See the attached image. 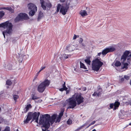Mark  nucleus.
Segmentation results:
<instances>
[{"instance_id": "obj_34", "label": "nucleus", "mask_w": 131, "mask_h": 131, "mask_svg": "<svg viewBox=\"0 0 131 131\" xmlns=\"http://www.w3.org/2000/svg\"><path fill=\"white\" fill-rule=\"evenodd\" d=\"M62 86H63V88L65 89H66L67 90V89H68V88L67 87H66V86L65 82H64V83L63 84Z\"/></svg>"}, {"instance_id": "obj_54", "label": "nucleus", "mask_w": 131, "mask_h": 131, "mask_svg": "<svg viewBox=\"0 0 131 131\" xmlns=\"http://www.w3.org/2000/svg\"><path fill=\"white\" fill-rule=\"evenodd\" d=\"M130 85H131V80L130 81Z\"/></svg>"}, {"instance_id": "obj_11", "label": "nucleus", "mask_w": 131, "mask_h": 131, "mask_svg": "<svg viewBox=\"0 0 131 131\" xmlns=\"http://www.w3.org/2000/svg\"><path fill=\"white\" fill-rule=\"evenodd\" d=\"M41 6L43 9L46 10V8H50L52 7V4L49 1L45 2L43 0H40Z\"/></svg>"}, {"instance_id": "obj_16", "label": "nucleus", "mask_w": 131, "mask_h": 131, "mask_svg": "<svg viewBox=\"0 0 131 131\" xmlns=\"http://www.w3.org/2000/svg\"><path fill=\"white\" fill-rule=\"evenodd\" d=\"M114 104V107L113 108V110L114 111L118 108L119 106L120 105V103L118 101H116L115 102Z\"/></svg>"}, {"instance_id": "obj_22", "label": "nucleus", "mask_w": 131, "mask_h": 131, "mask_svg": "<svg viewBox=\"0 0 131 131\" xmlns=\"http://www.w3.org/2000/svg\"><path fill=\"white\" fill-rule=\"evenodd\" d=\"M85 62L88 65H90L91 61L90 60V58L88 57L85 60Z\"/></svg>"}, {"instance_id": "obj_41", "label": "nucleus", "mask_w": 131, "mask_h": 131, "mask_svg": "<svg viewBox=\"0 0 131 131\" xmlns=\"http://www.w3.org/2000/svg\"><path fill=\"white\" fill-rule=\"evenodd\" d=\"M71 55L70 54L69 55H67V56H65V58L66 59L67 58H68L69 57H71Z\"/></svg>"}, {"instance_id": "obj_48", "label": "nucleus", "mask_w": 131, "mask_h": 131, "mask_svg": "<svg viewBox=\"0 0 131 131\" xmlns=\"http://www.w3.org/2000/svg\"><path fill=\"white\" fill-rule=\"evenodd\" d=\"M128 125H131V122L130 123H129V125H127L126 127H127Z\"/></svg>"}, {"instance_id": "obj_62", "label": "nucleus", "mask_w": 131, "mask_h": 131, "mask_svg": "<svg viewBox=\"0 0 131 131\" xmlns=\"http://www.w3.org/2000/svg\"><path fill=\"white\" fill-rule=\"evenodd\" d=\"M17 131H18V130H17Z\"/></svg>"}, {"instance_id": "obj_32", "label": "nucleus", "mask_w": 131, "mask_h": 131, "mask_svg": "<svg viewBox=\"0 0 131 131\" xmlns=\"http://www.w3.org/2000/svg\"><path fill=\"white\" fill-rule=\"evenodd\" d=\"M3 131H10V127L8 126H6L5 129Z\"/></svg>"}, {"instance_id": "obj_10", "label": "nucleus", "mask_w": 131, "mask_h": 131, "mask_svg": "<svg viewBox=\"0 0 131 131\" xmlns=\"http://www.w3.org/2000/svg\"><path fill=\"white\" fill-rule=\"evenodd\" d=\"M131 58V52H130L129 51L126 50L122 56L121 59L124 61L126 60L127 59V60H130Z\"/></svg>"}, {"instance_id": "obj_19", "label": "nucleus", "mask_w": 131, "mask_h": 131, "mask_svg": "<svg viewBox=\"0 0 131 131\" xmlns=\"http://www.w3.org/2000/svg\"><path fill=\"white\" fill-rule=\"evenodd\" d=\"M43 13L42 12L40 11L39 13L38 17V20H39L40 19L43 17Z\"/></svg>"}, {"instance_id": "obj_61", "label": "nucleus", "mask_w": 131, "mask_h": 131, "mask_svg": "<svg viewBox=\"0 0 131 131\" xmlns=\"http://www.w3.org/2000/svg\"><path fill=\"white\" fill-rule=\"evenodd\" d=\"M95 125L96 126V125Z\"/></svg>"}, {"instance_id": "obj_57", "label": "nucleus", "mask_w": 131, "mask_h": 131, "mask_svg": "<svg viewBox=\"0 0 131 131\" xmlns=\"http://www.w3.org/2000/svg\"><path fill=\"white\" fill-rule=\"evenodd\" d=\"M1 108L0 107V111H1Z\"/></svg>"}, {"instance_id": "obj_2", "label": "nucleus", "mask_w": 131, "mask_h": 131, "mask_svg": "<svg viewBox=\"0 0 131 131\" xmlns=\"http://www.w3.org/2000/svg\"><path fill=\"white\" fill-rule=\"evenodd\" d=\"M0 27H2L4 29L6 28V30L3 32L4 37L5 38V34H11L12 32L13 25L11 23L7 21L5 22L0 24Z\"/></svg>"}, {"instance_id": "obj_49", "label": "nucleus", "mask_w": 131, "mask_h": 131, "mask_svg": "<svg viewBox=\"0 0 131 131\" xmlns=\"http://www.w3.org/2000/svg\"><path fill=\"white\" fill-rule=\"evenodd\" d=\"M81 128V127L80 128H79V129H77L75 130V131H78Z\"/></svg>"}, {"instance_id": "obj_38", "label": "nucleus", "mask_w": 131, "mask_h": 131, "mask_svg": "<svg viewBox=\"0 0 131 131\" xmlns=\"http://www.w3.org/2000/svg\"><path fill=\"white\" fill-rule=\"evenodd\" d=\"M59 90L61 91H63L64 90H67L63 88H61L60 89H59Z\"/></svg>"}, {"instance_id": "obj_37", "label": "nucleus", "mask_w": 131, "mask_h": 131, "mask_svg": "<svg viewBox=\"0 0 131 131\" xmlns=\"http://www.w3.org/2000/svg\"><path fill=\"white\" fill-rule=\"evenodd\" d=\"M79 43H81L83 41V39L82 38H80L79 40Z\"/></svg>"}, {"instance_id": "obj_28", "label": "nucleus", "mask_w": 131, "mask_h": 131, "mask_svg": "<svg viewBox=\"0 0 131 131\" xmlns=\"http://www.w3.org/2000/svg\"><path fill=\"white\" fill-rule=\"evenodd\" d=\"M128 64L127 63H124V66L122 67V69L124 68L127 69L128 68Z\"/></svg>"}, {"instance_id": "obj_1", "label": "nucleus", "mask_w": 131, "mask_h": 131, "mask_svg": "<svg viewBox=\"0 0 131 131\" xmlns=\"http://www.w3.org/2000/svg\"><path fill=\"white\" fill-rule=\"evenodd\" d=\"M56 118V116L54 114L51 117L48 114L42 115L40 116L39 123L40 125H42V127L45 129L47 130L50 127V123L51 125L53 124Z\"/></svg>"}, {"instance_id": "obj_58", "label": "nucleus", "mask_w": 131, "mask_h": 131, "mask_svg": "<svg viewBox=\"0 0 131 131\" xmlns=\"http://www.w3.org/2000/svg\"><path fill=\"white\" fill-rule=\"evenodd\" d=\"M84 125H83V126H82V127H83V126H84Z\"/></svg>"}, {"instance_id": "obj_14", "label": "nucleus", "mask_w": 131, "mask_h": 131, "mask_svg": "<svg viewBox=\"0 0 131 131\" xmlns=\"http://www.w3.org/2000/svg\"><path fill=\"white\" fill-rule=\"evenodd\" d=\"M40 114V113L39 112H35L34 113L32 112L31 114L32 118V121L35 120V119L38 118Z\"/></svg>"}, {"instance_id": "obj_21", "label": "nucleus", "mask_w": 131, "mask_h": 131, "mask_svg": "<svg viewBox=\"0 0 131 131\" xmlns=\"http://www.w3.org/2000/svg\"><path fill=\"white\" fill-rule=\"evenodd\" d=\"M80 14L83 16H86L88 15L87 12L85 10H81L80 12Z\"/></svg>"}, {"instance_id": "obj_46", "label": "nucleus", "mask_w": 131, "mask_h": 131, "mask_svg": "<svg viewBox=\"0 0 131 131\" xmlns=\"http://www.w3.org/2000/svg\"><path fill=\"white\" fill-rule=\"evenodd\" d=\"M102 53V52H100V53H98V54H97V56H100L101 55V54Z\"/></svg>"}, {"instance_id": "obj_5", "label": "nucleus", "mask_w": 131, "mask_h": 131, "mask_svg": "<svg viewBox=\"0 0 131 131\" xmlns=\"http://www.w3.org/2000/svg\"><path fill=\"white\" fill-rule=\"evenodd\" d=\"M72 96L77 105H80L84 102V98L82 96L81 93H75Z\"/></svg>"}, {"instance_id": "obj_20", "label": "nucleus", "mask_w": 131, "mask_h": 131, "mask_svg": "<svg viewBox=\"0 0 131 131\" xmlns=\"http://www.w3.org/2000/svg\"><path fill=\"white\" fill-rule=\"evenodd\" d=\"M114 63V65L116 67H118L120 66L121 65V63L118 60L115 61Z\"/></svg>"}, {"instance_id": "obj_6", "label": "nucleus", "mask_w": 131, "mask_h": 131, "mask_svg": "<svg viewBox=\"0 0 131 131\" xmlns=\"http://www.w3.org/2000/svg\"><path fill=\"white\" fill-rule=\"evenodd\" d=\"M66 101H67L68 104L69 105L67 108L68 109L74 108L77 104V102L72 96V97L67 100Z\"/></svg>"}, {"instance_id": "obj_17", "label": "nucleus", "mask_w": 131, "mask_h": 131, "mask_svg": "<svg viewBox=\"0 0 131 131\" xmlns=\"http://www.w3.org/2000/svg\"><path fill=\"white\" fill-rule=\"evenodd\" d=\"M31 99L33 100H35L39 98V97H38L37 96H36V94L34 93H33L31 95Z\"/></svg>"}, {"instance_id": "obj_35", "label": "nucleus", "mask_w": 131, "mask_h": 131, "mask_svg": "<svg viewBox=\"0 0 131 131\" xmlns=\"http://www.w3.org/2000/svg\"><path fill=\"white\" fill-rule=\"evenodd\" d=\"M124 78L125 79H126V80H128L129 79V76L126 75H124Z\"/></svg>"}, {"instance_id": "obj_9", "label": "nucleus", "mask_w": 131, "mask_h": 131, "mask_svg": "<svg viewBox=\"0 0 131 131\" xmlns=\"http://www.w3.org/2000/svg\"><path fill=\"white\" fill-rule=\"evenodd\" d=\"M60 8V12L63 15H65L66 13L69 9V7H65L63 6H61L60 4H58L57 5V12H58Z\"/></svg>"}, {"instance_id": "obj_47", "label": "nucleus", "mask_w": 131, "mask_h": 131, "mask_svg": "<svg viewBox=\"0 0 131 131\" xmlns=\"http://www.w3.org/2000/svg\"><path fill=\"white\" fill-rule=\"evenodd\" d=\"M7 8H8V7H3L2 9H6V10H7Z\"/></svg>"}, {"instance_id": "obj_7", "label": "nucleus", "mask_w": 131, "mask_h": 131, "mask_svg": "<svg viewBox=\"0 0 131 131\" xmlns=\"http://www.w3.org/2000/svg\"><path fill=\"white\" fill-rule=\"evenodd\" d=\"M29 18L27 14L25 13H20L19 14L14 20L15 22H17L20 21L27 20Z\"/></svg>"}, {"instance_id": "obj_24", "label": "nucleus", "mask_w": 131, "mask_h": 131, "mask_svg": "<svg viewBox=\"0 0 131 131\" xmlns=\"http://www.w3.org/2000/svg\"><path fill=\"white\" fill-rule=\"evenodd\" d=\"M32 107L31 106L30 104L27 105L26 107H25V109H26L25 112L28 111L29 108H31Z\"/></svg>"}, {"instance_id": "obj_50", "label": "nucleus", "mask_w": 131, "mask_h": 131, "mask_svg": "<svg viewBox=\"0 0 131 131\" xmlns=\"http://www.w3.org/2000/svg\"><path fill=\"white\" fill-rule=\"evenodd\" d=\"M41 71H40H40H39L38 72H37V74H38Z\"/></svg>"}, {"instance_id": "obj_13", "label": "nucleus", "mask_w": 131, "mask_h": 131, "mask_svg": "<svg viewBox=\"0 0 131 131\" xmlns=\"http://www.w3.org/2000/svg\"><path fill=\"white\" fill-rule=\"evenodd\" d=\"M99 89L97 90V92H95L94 93L92 94L93 96H101L102 92V90L100 86H99Z\"/></svg>"}, {"instance_id": "obj_12", "label": "nucleus", "mask_w": 131, "mask_h": 131, "mask_svg": "<svg viewBox=\"0 0 131 131\" xmlns=\"http://www.w3.org/2000/svg\"><path fill=\"white\" fill-rule=\"evenodd\" d=\"M116 50V48L114 47H111L106 48L104 49L102 52V54L103 55H105L107 53L112 52Z\"/></svg>"}, {"instance_id": "obj_40", "label": "nucleus", "mask_w": 131, "mask_h": 131, "mask_svg": "<svg viewBox=\"0 0 131 131\" xmlns=\"http://www.w3.org/2000/svg\"><path fill=\"white\" fill-rule=\"evenodd\" d=\"M81 44V46L82 47L84 48L85 46V45L83 43H82Z\"/></svg>"}, {"instance_id": "obj_15", "label": "nucleus", "mask_w": 131, "mask_h": 131, "mask_svg": "<svg viewBox=\"0 0 131 131\" xmlns=\"http://www.w3.org/2000/svg\"><path fill=\"white\" fill-rule=\"evenodd\" d=\"M32 114V112H29L28 113L27 117L25 121H24V122L26 124L28 123L29 122L32 118L31 114Z\"/></svg>"}, {"instance_id": "obj_30", "label": "nucleus", "mask_w": 131, "mask_h": 131, "mask_svg": "<svg viewBox=\"0 0 131 131\" xmlns=\"http://www.w3.org/2000/svg\"><path fill=\"white\" fill-rule=\"evenodd\" d=\"M5 13L3 11H1L0 12V19L4 15Z\"/></svg>"}, {"instance_id": "obj_4", "label": "nucleus", "mask_w": 131, "mask_h": 131, "mask_svg": "<svg viewBox=\"0 0 131 131\" xmlns=\"http://www.w3.org/2000/svg\"><path fill=\"white\" fill-rule=\"evenodd\" d=\"M50 83V80L47 79H45L38 85L37 88V91L39 93L43 92L45 90L46 87L49 85Z\"/></svg>"}, {"instance_id": "obj_27", "label": "nucleus", "mask_w": 131, "mask_h": 131, "mask_svg": "<svg viewBox=\"0 0 131 131\" xmlns=\"http://www.w3.org/2000/svg\"><path fill=\"white\" fill-rule=\"evenodd\" d=\"M80 67L81 68H83L84 69H86V67L85 66L84 64L81 62H80Z\"/></svg>"}, {"instance_id": "obj_42", "label": "nucleus", "mask_w": 131, "mask_h": 131, "mask_svg": "<svg viewBox=\"0 0 131 131\" xmlns=\"http://www.w3.org/2000/svg\"><path fill=\"white\" fill-rule=\"evenodd\" d=\"M45 68H46V67L45 66H43V67H42L40 69V71H41L42 70L45 69Z\"/></svg>"}, {"instance_id": "obj_3", "label": "nucleus", "mask_w": 131, "mask_h": 131, "mask_svg": "<svg viewBox=\"0 0 131 131\" xmlns=\"http://www.w3.org/2000/svg\"><path fill=\"white\" fill-rule=\"evenodd\" d=\"M100 58L95 59L92 61V69L93 70L98 71L100 68L103 64V63L100 61Z\"/></svg>"}, {"instance_id": "obj_59", "label": "nucleus", "mask_w": 131, "mask_h": 131, "mask_svg": "<svg viewBox=\"0 0 131 131\" xmlns=\"http://www.w3.org/2000/svg\"><path fill=\"white\" fill-rule=\"evenodd\" d=\"M68 93V92L67 91L66 92V93Z\"/></svg>"}, {"instance_id": "obj_56", "label": "nucleus", "mask_w": 131, "mask_h": 131, "mask_svg": "<svg viewBox=\"0 0 131 131\" xmlns=\"http://www.w3.org/2000/svg\"><path fill=\"white\" fill-rule=\"evenodd\" d=\"M10 67H12V65H11V64H10V65H9Z\"/></svg>"}, {"instance_id": "obj_53", "label": "nucleus", "mask_w": 131, "mask_h": 131, "mask_svg": "<svg viewBox=\"0 0 131 131\" xmlns=\"http://www.w3.org/2000/svg\"><path fill=\"white\" fill-rule=\"evenodd\" d=\"M96 131V130L95 129H93L92 130V131Z\"/></svg>"}, {"instance_id": "obj_8", "label": "nucleus", "mask_w": 131, "mask_h": 131, "mask_svg": "<svg viewBox=\"0 0 131 131\" xmlns=\"http://www.w3.org/2000/svg\"><path fill=\"white\" fill-rule=\"evenodd\" d=\"M28 6L29 9L30 10L29 13V15L31 16H33L37 11V8L36 6L32 3L28 4Z\"/></svg>"}, {"instance_id": "obj_39", "label": "nucleus", "mask_w": 131, "mask_h": 131, "mask_svg": "<svg viewBox=\"0 0 131 131\" xmlns=\"http://www.w3.org/2000/svg\"><path fill=\"white\" fill-rule=\"evenodd\" d=\"M124 78H122L119 80V81L120 82H123L124 81Z\"/></svg>"}, {"instance_id": "obj_52", "label": "nucleus", "mask_w": 131, "mask_h": 131, "mask_svg": "<svg viewBox=\"0 0 131 131\" xmlns=\"http://www.w3.org/2000/svg\"><path fill=\"white\" fill-rule=\"evenodd\" d=\"M129 104L130 105H131V100L129 102Z\"/></svg>"}, {"instance_id": "obj_23", "label": "nucleus", "mask_w": 131, "mask_h": 131, "mask_svg": "<svg viewBox=\"0 0 131 131\" xmlns=\"http://www.w3.org/2000/svg\"><path fill=\"white\" fill-rule=\"evenodd\" d=\"M66 49L69 51H71L73 50L72 49V46L71 45H69L67 46L66 47Z\"/></svg>"}, {"instance_id": "obj_45", "label": "nucleus", "mask_w": 131, "mask_h": 131, "mask_svg": "<svg viewBox=\"0 0 131 131\" xmlns=\"http://www.w3.org/2000/svg\"><path fill=\"white\" fill-rule=\"evenodd\" d=\"M42 101V100L41 99H40L39 100H38V101H36V102L37 103H40Z\"/></svg>"}, {"instance_id": "obj_36", "label": "nucleus", "mask_w": 131, "mask_h": 131, "mask_svg": "<svg viewBox=\"0 0 131 131\" xmlns=\"http://www.w3.org/2000/svg\"><path fill=\"white\" fill-rule=\"evenodd\" d=\"M114 106V104L113 103H111L110 104V107L111 108H113Z\"/></svg>"}, {"instance_id": "obj_33", "label": "nucleus", "mask_w": 131, "mask_h": 131, "mask_svg": "<svg viewBox=\"0 0 131 131\" xmlns=\"http://www.w3.org/2000/svg\"><path fill=\"white\" fill-rule=\"evenodd\" d=\"M95 122H96V121H93L92 123H91V124H89V126L87 127V128H88L91 125H93L95 123Z\"/></svg>"}, {"instance_id": "obj_26", "label": "nucleus", "mask_w": 131, "mask_h": 131, "mask_svg": "<svg viewBox=\"0 0 131 131\" xmlns=\"http://www.w3.org/2000/svg\"><path fill=\"white\" fill-rule=\"evenodd\" d=\"M12 83L10 80H7L6 81V84L7 85H11L12 84Z\"/></svg>"}, {"instance_id": "obj_31", "label": "nucleus", "mask_w": 131, "mask_h": 131, "mask_svg": "<svg viewBox=\"0 0 131 131\" xmlns=\"http://www.w3.org/2000/svg\"><path fill=\"white\" fill-rule=\"evenodd\" d=\"M72 121L70 118H69L68 119L67 121V123L68 125H70L72 124Z\"/></svg>"}, {"instance_id": "obj_25", "label": "nucleus", "mask_w": 131, "mask_h": 131, "mask_svg": "<svg viewBox=\"0 0 131 131\" xmlns=\"http://www.w3.org/2000/svg\"><path fill=\"white\" fill-rule=\"evenodd\" d=\"M19 97V96L16 95H13V98L15 102L17 101V99Z\"/></svg>"}, {"instance_id": "obj_55", "label": "nucleus", "mask_w": 131, "mask_h": 131, "mask_svg": "<svg viewBox=\"0 0 131 131\" xmlns=\"http://www.w3.org/2000/svg\"><path fill=\"white\" fill-rule=\"evenodd\" d=\"M84 89V91H85L86 90V88H85Z\"/></svg>"}, {"instance_id": "obj_51", "label": "nucleus", "mask_w": 131, "mask_h": 131, "mask_svg": "<svg viewBox=\"0 0 131 131\" xmlns=\"http://www.w3.org/2000/svg\"><path fill=\"white\" fill-rule=\"evenodd\" d=\"M42 130L43 131H50V130H44L43 129H42Z\"/></svg>"}, {"instance_id": "obj_29", "label": "nucleus", "mask_w": 131, "mask_h": 131, "mask_svg": "<svg viewBox=\"0 0 131 131\" xmlns=\"http://www.w3.org/2000/svg\"><path fill=\"white\" fill-rule=\"evenodd\" d=\"M7 10L9 11L11 13H13L14 12V9H12L10 7H8Z\"/></svg>"}, {"instance_id": "obj_43", "label": "nucleus", "mask_w": 131, "mask_h": 131, "mask_svg": "<svg viewBox=\"0 0 131 131\" xmlns=\"http://www.w3.org/2000/svg\"><path fill=\"white\" fill-rule=\"evenodd\" d=\"M77 37V35L74 34L73 37V39H76Z\"/></svg>"}, {"instance_id": "obj_18", "label": "nucleus", "mask_w": 131, "mask_h": 131, "mask_svg": "<svg viewBox=\"0 0 131 131\" xmlns=\"http://www.w3.org/2000/svg\"><path fill=\"white\" fill-rule=\"evenodd\" d=\"M64 111V108H61V109L60 112L59 113V117L61 118L63 115V112Z\"/></svg>"}, {"instance_id": "obj_44", "label": "nucleus", "mask_w": 131, "mask_h": 131, "mask_svg": "<svg viewBox=\"0 0 131 131\" xmlns=\"http://www.w3.org/2000/svg\"><path fill=\"white\" fill-rule=\"evenodd\" d=\"M35 122L37 123H38V118H37L36 119H35Z\"/></svg>"}, {"instance_id": "obj_60", "label": "nucleus", "mask_w": 131, "mask_h": 131, "mask_svg": "<svg viewBox=\"0 0 131 131\" xmlns=\"http://www.w3.org/2000/svg\"><path fill=\"white\" fill-rule=\"evenodd\" d=\"M7 68H8V69H9V68H8V67Z\"/></svg>"}]
</instances>
